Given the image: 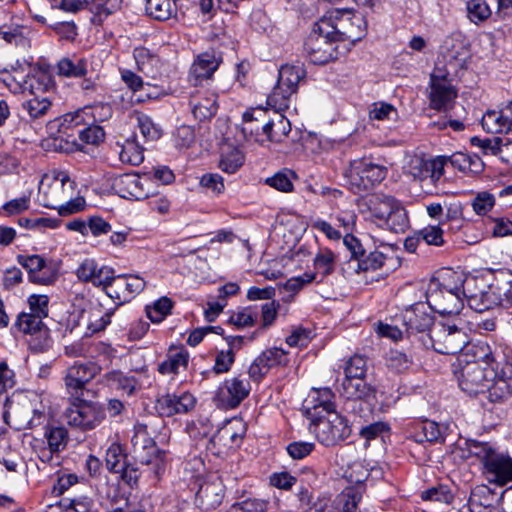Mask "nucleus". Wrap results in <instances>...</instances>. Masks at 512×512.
<instances>
[{
  "label": "nucleus",
  "mask_w": 512,
  "mask_h": 512,
  "mask_svg": "<svg viewBox=\"0 0 512 512\" xmlns=\"http://www.w3.org/2000/svg\"><path fill=\"white\" fill-rule=\"evenodd\" d=\"M462 272L446 268L433 277L427 286L426 300L429 307L441 315H457L464 307L460 297Z\"/></svg>",
  "instance_id": "f257e3e1"
},
{
  "label": "nucleus",
  "mask_w": 512,
  "mask_h": 512,
  "mask_svg": "<svg viewBox=\"0 0 512 512\" xmlns=\"http://www.w3.org/2000/svg\"><path fill=\"white\" fill-rule=\"evenodd\" d=\"M468 454L474 456L483 465L486 479L500 486L512 482V458L498 452L490 443L469 439L465 441Z\"/></svg>",
  "instance_id": "f03ea898"
},
{
  "label": "nucleus",
  "mask_w": 512,
  "mask_h": 512,
  "mask_svg": "<svg viewBox=\"0 0 512 512\" xmlns=\"http://www.w3.org/2000/svg\"><path fill=\"white\" fill-rule=\"evenodd\" d=\"M14 400L6 398L3 419L7 425L15 430L32 429L40 426L46 419V406L42 403L41 397L35 393L30 396H23L17 401L13 409V419L9 409Z\"/></svg>",
  "instance_id": "7ed1b4c3"
},
{
  "label": "nucleus",
  "mask_w": 512,
  "mask_h": 512,
  "mask_svg": "<svg viewBox=\"0 0 512 512\" xmlns=\"http://www.w3.org/2000/svg\"><path fill=\"white\" fill-rule=\"evenodd\" d=\"M419 342L439 354L453 355L463 351L468 344V334L454 324L436 322L428 334L419 336Z\"/></svg>",
  "instance_id": "20e7f679"
},
{
  "label": "nucleus",
  "mask_w": 512,
  "mask_h": 512,
  "mask_svg": "<svg viewBox=\"0 0 512 512\" xmlns=\"http://www.w3.org/2000/svg\"><path fill=\"white\" fill-rule=\"evenodd\" d=\"M301 65H282L278 73V82L267 97V105L276 111H285L289 107L290 97L296 93L299 82L305 77Z\"/></svg>",
  "instance_id": "39448f33"
},
{
  "label": "nucleus",
  "mask_w": 512,
  "mask_h": 512,
  "mask_svg": "<svg viewBox=\"0 0 512 512\" xmlns=\"http://www.w3.org/2000/svg\"><path fill=\"white\" fill-rule=\"evenodd\" d=\"M330 26L318 21L304 44L306 56L313 64L323 65L337 57V41L329 33Z\"/></svg>",
  "instance_id": "423d86ee"
},
{
  "label": "nucleus",
  "mask_w": 512,
  "mask_h": 512,
  "mask_svg": "<svg viewBox=\"0 0 512 512\" xmlns=\"http://www.w3.org/2000/svg\"><path fill=\"white\" fill-rule=\"evenodd\" d=\"M105 418V411L98 402L76 398L63 413L64 421L81 431L93 430Z\"/></svg>",
  "instance_id": "0eeeda50"
},
{
  "label": "nucleus",
  "mask_w": 512,
  "mask_h": 512,
  "mask_svg": "<svg viewBox=\"0 0 512 512\" xmlns=\"http://www.w3.org/2000/svg\"><path fill=\"white\" fill-rule=\"evenodd\" d=\"M310 430L325 446H334L347 439L351 434L347 419L336 411L315 417L310 425Z\"/></svg>",
  "instance_id": "6e6552de"
},
{
  "label": "nucleus",
  "mask_w": 512,
  "mask_h": 512,
  "mask_svg": "<svg viewBox=\"0 0 512 512\" xmlns=\"http://www.w3.org/2000/svg\"><path fill=\"white\" fill-rule=\"evenodd\" d=\"M482 298L474 297L472 305L475 311L483 312L495 306L512 307V273L510 271H499L494 275L492 283L487 285V295Z\"/></svg>",
  "instance_id": "1a4fd4ad"
},
{
  "label": "nucleus",
  "mask_w": 512,
  "mask_h": 512,
  "mask_svg": "<svg viewBox=\"0 0 512 512\" xmlns=\"http://www.w3.org/2000/svg\"><path fill=\"white\" fill-rule=\"evenodd\" d=\"M458 369L454 371L459 387L466 393L472 395L484 392L486 389L489 392L491 387V378L493 375L492 367L479 365L475 362H468L464 358H457Z\"/></svg>",
  "instance_id": "9d476101"
},
{
  "label": "nucleus",
  "mask_w": 512,
  "mask_h": 512,
  "mask_svg": "<svg viewBox=\"0 0 512 512\" xmlns=\"http://www.w3.org/2000/svg\"><path fill=\"white\" fill-rule=\"evenodd\" d=\"M387 173L388 169L384 165L375 164L367 159H356L350 162L345 176L352 187L363 191L381 183Z\"/></svg>",
  "instance_id": "9b49d317"
},
{
  "label": "nucleus",
  "mask_w": 512,
  "mask_h": 512,
  "mask_svg": "<svg viewBox=\"0 0 512 512\" xmlns=\"http://www.w3.org/2000/svg\"><path fill=\"white\" fill-rule=\"evenodd\" d=\"M376 387L367 383L365 378L343 379L340 393L347 399L345 409L362 417L364 403L376 398Z\"/></svg>",
  "instance_id": "f8f14e48"
},
{
  "label": "nucleus",
  "mask_w": 512,
  "mask_h": 512,
  "mask_svg": "<svg viewBox=\"0 0 512 512\" xmlns=\"http://www.w3.org/2000/svg\"><path fill=\"white\" fill-rule=\"evenodd\" d=\"M50 177L45 176L39 186V202L47 208L57 209L61 202L65 201L71 194L67 190V184L72 190V182L67 173L58 171L53 172V178L50 183Z\"/></svg>",
  "instance_id": "ddd939ff"
},
{
  "label": "nucleus",
  "mask_w": 512,
  "mask_h": 512,
  "mask_svg": "<svg viewBox=\"0 0 512 512\" xmlns=\"http://www.w3.org/2000/svg\"><path fill=\"white\" fill-rule=\"evenodd\" d=\"M146 282L137 275H117L112 271V278L104 288L106 294L120 304L133 299L137 294L144 290Z\"/></svg>",
  "instance_id": "4468645a"
},
{
  "label": "nucleus",
  "mask_w": 512,
  "mask_h": 512,
  "mask_svg": "<svg viewBox=\"0 0 512 512\" xmlns=\"http://www.w3.org/2000/svg\"><path fill=\"white\" fill-rule=\"evenodd\" d=\"M319 21H325L329 24V33L337 42L360 39V33L355 30V22H362V19L352 15L347 10H333L329 12V15H324Z\"/></svg>",
  "instance_id": "2eb2a0df"
},
{
  "label": "nucleus",
  "mask_w": 512,
  "mask_h": 512,
  "mask_svg": "<svg viewBox=\"0 0 512 512\" xmlns=\"http://www.w3.org/2000/svg\"><path fill=\"white\" fill-rule=\"evenodd\" d=\"M100 371L101 368L94 362L76 361L66 369L64 383L67 392L71 395H78Z\"/></svg>",
  "instance_id": "dca6fc26"
},
{
  "label": "nucleus",
  "mask_w": 512,
  "mask_h": 512,
  "mask_svg": "<svg viewBox=\"0 0 512 512\" xmlns=\"http://www.w3.org/2000/svg\"><path fill=\"white\" fill-rule=\"evenodd\" d=\"M131 443L134 458L139 463L149 465L155 462V465L159 467V451L155 441L149 436L146 425L134 426Z\"/></svg>",
  "instance_id": "f3484780"
},
{
  "label": "nucleus",
  "mask_w": 512,
  "mask_h": 512,
  "mask_svg": "<svg viewBox=\"0 0 512 512\" xmlns=\"http://www.w3.org/2000/svg\"><path fill=\"white\" fill-rule=\"evenodd\" d=\"M492 369L488 399L491 402H501L512 396V363L502 359Z\"/></svg>",
  "instance_id": "a211bd4d"
},
{
  "label": "nucleus",
  "mask_w": 512,
  "mask_h": 512,
  "mask_svg": "<svg viewBox=\"0 0 512 512\" xmlns=\"http://www.w3.org/2000/svg\"><path fill=\"white\" fill-rule=\"evenodd\" d=\"M17 260L27 270L32 283L50 285L57 279L56 270L39 255H19Z\"/></svg>",
  "instance_id": "6ab92c4d"
},
{
  "label": "nucleus",
  "mask_w": 512,
  "mask_h": 512,
  "mask_svg": "<svg viewBox=\"0 0 512 512\" xmlns=\"http://www.w3.org/2000/svg\"><path fill=\"white\" fill-rule=\"evenodd\" d=\"M443 159L439 156L433 159H424L420 156H414L410 159L407 172L414 179L421 182L428 181L435 185L443 176Z\"/></svg>",
  "instance_id": "aec40b11"
},
{
  "label": "nucleus",
  "mask_w": 512,
  "mask_h": 512,
  "mask_svg": "<svg viewBox=\"0 0 512 512\" xmlns=\"http://www.w3.org/2000/svg\"><path fill=\"white\" fill-rule=\"evenodd\" d=\"M16 325L25 334L39 336L40 341L38 343L31 342L32 349L44 352L50 347L49 331L40 316L31 312H22L18 315Z\"/></svg>",
  "instance_id": "412c9836"
},
{
  "label": "nucleus",
  "mask_w": 512,
  "mask_h": 512,
  "mask_svg": "<svg viewBox=\"0 0 512 512\" xmlns=\"http://www.w3.org/2000/svg\"><path fill=\"white\" fill-rule=\"evenodd\" d=\"M248 381L239 378L226 380L217 390L215 401L223 408H236L250 392Z\"/></svg>",
  "instance_id": "4be33fe9"
},
{
  "label": "nucleus",
  "mask_w": 512,
  "mask_h": 512,
  "mask_svg": "<svg viewBox=\"0 0 512 512\" xmlns=\"http://www.w3.org/2000/svg\"><path fill=\"white\" fill-rule=\"evenodd\" d=\"M222 59L214 51H206L199 54L192 63L188 81L193 86L201 85L203 81L212 77L218 69Z\"/></svg>",
  "instance_id": "5701e85b"
},
{
  "label": "nucleus",
  "mask_w": 512,
  "mask_h": 512,
  "mask_svg": "<svg viewBox=\"0 0 512 512\" xmlns=\"http://www.w3.org/2000/svg\"><path fill=\"white\" fill-rule=\"evenodd\" d=\"M403 323L410 336H414L419 342V336L428 334L429 330L436 322L433 317L427 313L422 303L415 304L407 308L403 313Z\"/></svg>",
  "instance_id": "b1692460"
},
{
  "label": "nucleus",
  "mask_w": 512,
  "mask_h": 512,
  "mask_svg": "<svg viewBox=\"0 0 512 512\" xmlns=\"http://www.w3.org/2000/svg\"><path fill=\"white\" fill-rule=\"evenodd\" d=\"M287 353L281 348H271L263 351L250 365L248 374L254 381H260L272 367L286 365Z\"/></svg>",
  "instance_id": "393cba45"
},
{
  "label": "nucleus",
  "mask_w": 512,
  "mask_h": 512,
  "mask_svg": "<svg viewBox=\"0 0 512 512\" xmlns=\"http://www.w3.org/2000/svg\"><path fill=\"white\" fill-rule=\"evenodd\" d=\"M225 486L219 478L204 482L196 493L195 504L203 511L219 506L224 498Z\"/></svg>",
  "instance_id": "a878e982"
},
{
  "label": "nucleus",
  "mask_w": 512,
  "mask_h": 512,
  "mask_svg": "<svg viewBox=\"0 0 512 512\" xmlns=\"http://www.w3.org/2000/svg\"><path fill=\"white\" fill-rule=\"evenodd\" d=\"M112 271V268L100 266L94 259L87 258L78 266L76 275L79 280L91 282L94 286L104 289L112 278Z\"/></svg>",
  "instance_id": "bb28decb"
},
{
  "label": "nucleus",
  "mask_w": 512,
  "mask_h": 512,
  "mask_svg": "<svg viewBox=\"0 0 512 512\" xmlns=\"http://www.w3.org/2000/svg\"><path fill=\"white\" fill-rule=\"evenodd\" d=\"M195 398L188 392L166 394L158 399L157 408L162 415L172 416L177 413H187L195 406Z\"/></svg>",
  "instance_id": "cd10ccee"
},
{
  "label": "nucleus",
  "mask_w": 512,
  "mask_h": 512,
  "mask_svg": "<svg viewBox=\"0 0 512 512\" xmlns=\"http://www.w3.org/2000/svg\"><path fill=\"white\" fill-rule=\"evenodd\" d=\"M217 94L205 91L197 92L190 97L189 105L193 116L199 121H206L213 118L218 111Z\"/></svg>",
  "instance_id": "c85d7f7f"
},
{
  "label": "nucleus",
  "mask_w": 512,
  "mask_h": 512,
  "mask_svg": "<svg viewBox=\"0 0 512 512\" xmlns=\"http://www.w3.org/2000/svg\"><path fill=\"white\" fill-rule=\"evenodd\" d=\"M116 193L125 199H144L148 193L144 191L140 177L136 174H123L116 177L112 184Z\"/></svg>",
  "instance_id": "c756f323"
},
{
  "label": "nucleus",
  "mask_w": 512,
  "mask_h": 512,
  "mask_svg": "<svg viewBox=\"0 0 512 512\" xmlns=\"http://www.w3.org/2000/svg\"><path fill=\"white\" fill-rule=\"evenodd\" d=\"M458 358H464L468 362H475L479 365L490 368L498 362L491 347L484 342L470 343L464 347Z\"/></svg>",
  "instance_id": "7c9ffc66"
},
{
  "label": "nucleus",
  "mask_w": 512,
  "mask_h": 512,
  "mask_svg": "<svg viewBox=\"0 0 512 512\" xmlns=\"http://www.w3.org/2000/svg\"><path fill=\"white\" fill-rule=\"evenodd\" d=\"M334 393L330 388H320L313 389L308 399L306 400V408L307 410H314L312 416L315 418L321 415V411L318 409H322L326 414L330 412H335V405L333 403Z\"/></svg>",
  "instance_id": "2f4dec72"
},
{
  "label": "nucleus",
  "mask_w": 512,
  "mask_h": 512,
  "mask_svg": "<svg viewBox=\"0 0 512 512\" xmlns=\"http://www.w3.org/2000/svg\"><path fill=\"white\" fill-rule=\"evenodd\" d=\"M499 498L487 486L475 488L468 501L471 512H491Z\"/></svg>",
  "instance_id": "473e14b6"
},
{
  "label": "nucleus",
  "mask_w": 512,
  "mask_h": 512,
  "mask_svg": "<svg viewBox=\"0 0 512 512\" xmlns=\"http://www.w3.org/2000/svg\"><path fill=\"white\" fill-rule=\"evenodd\" d=\"M398 203L393 196L382 193L373 194L366 201L371 215L380 221H384Z\"/></svg>",
  "instance_id": "72a5a7b5"
},
{
  "label": "nucleus",
  "mask_w": 512,
  "mask_h": 512,
  "mask_svg": "<svg viewBox=\"0 0 512 512\" xmlns=\"http://www.w3.org/2000/svg\"><path fill=\"white\" fill-rule=\"evenodd\" d=\"M430 89L431 107L436 110L447 109L457 97V91L451 82L434 83Z\"/></svg>",
  "instance_id": "f704fd0d"
},
{
  "label": "nucleus",
  "mask_w": 512,
  "mask_h": 512,
  "mask_svg": "<svg viewBox=\"0 0 512 512\" xmlns=\"http://www.w3.org/2000/svg\"><path fill=\"white\" fill-rule=\"evenodd\" d=\"M470 142L486 155H499L503 161L512 162V159L506 158V155L512 151V141L503 144L501 138L498 137L482 139L475 136L471 138Z\"/></svg>",
  "instance_id": "c9c22d12"
},
{
  "label": "nucleus",
  "mask_w": 512,
  "mask_h": 512,
  "mask_svg": "<svg viewBox=\"0 0 512 512\" xmlns=\"http://www.w3.org/2000/svg\"><path fill=\"white\" fill-rule=\"evenodd\" d=\"M277 116L274 120H268L261 126L262 132L267 136L269 141L282 142L291 131V124L287 118L281 113L273 109Z\"/></svg>",
  "instance_id": "e433bc0d"
},
{
  "label": "nucleus",
  "mask_w": 512,
  "mask_h": 512,
  "mask_svg": "<svg viewBox=\"0 0 512 512\" xmlns=\"http://www.w3.org/2000/svg\"><path fill=\"white\" fill-rule=\"evenodd\" d=\"M237 426L242 427L241 423L238 421L227 422L212 436L211 441L226 448L237 445L243 434V431H238Z\"/></svg>",
  "instance_id": "4c0bfd02"
},
{
  "label": "nucleus",
  "mask_w": 512,
  "mask_h": 512,
  "mask_svg": "<svg viewBox=\"0 0 512 512\" xmlns=\"http://www.w3.org/2000/svg\"><path fill=\"white\" fill-rule=\"evenodd\" d=\"M462 283L460 286V297L467 300L468 305L471 309L475 310V307L472 305V300L474 297L481 298L482 295H487V289L484 290L485 283L482 279H478L473 276H465L462 273ZM482 302L484 301V297H482Z\"/></svg>",
  "instance_id": "58836bf2"
},
{
  "label": "nucleus",
  "mask_w": 512,
  "mask_h": 512,
  "mask_svg": "<svg viewBox=\"0 0 512 512\" xmlns=\"http://www.w3.org/2000/svg\"><path fill=\"white\" fill-rule=\"evenodd\" d=\"M58 75L68 78H82L87 74V61L79 57H64L57 63Z\"/></svg>",
  "instance_id": "ea45409f"
},
{
  "label": "nucleus",
  "mask_w": 512,
  "mask_h": 512,
  "mask_svg": "<svg viewBox=\"0 0 512 512\" xmlns=\"http://www.w3.org/2000/svg\"><path fill=\"white\" fill-rule=\"evenodd\" d=\"M147 13L158 21H166L177 14L176 0H147Z\"/></svg>",
  "instance_id": "a19ab883"
},
{
  "label": "nucleus",
  "mask_w": 512,
  "mask_h": 512,
  "mask_svg": "<svg viewBox=\"0 0 512 512\" xmlns=\"http://www.w3.org/2000/svg\"><path fill=\"white\" fill-rule=\"evenodd\" d=\"M121 162L127 163L133 166L140 165L144 160V148L137 141L136 136H132L125 140L121 145V151L119 153Z\"/></svg>",
  "instance_id": "79ce46f5"
},
{
  "label": "nucleus",
  "mask_w": 512,
  "mask_h": 512,
  "mask_svg": "<svg viewBox=\"0 0 512 512\" xmlns=\"http://www.w3.org/2000/svg\"><path fill=\"white\" fill-rule=\"evenodd\" d=\"M25 84L30 89L31 95H40L54 88L53 77L44 70H37L28 76Z\"/></svg>",
  "instance_id": "37998d69"
},
{
  "label": "nucleus",
  "mask_w": 512,
  "mask_h": 512,
  "mask_svg": "<svg viewBox=\"0 0 512 512\" xmlns=\"http://www.w3.org/2000/svg\"><path fill=\"white\" fill-rule=\"evenodd\" d=\"M335 265V254L329 249H320L314 258L315 272L312 274H316V277L320 275L321 279L319 281L321 282L325 277L334 272Z\"/></svg>",
  "instance_id": "c03bdc74"
},
{
  "label": "nucleus",
  "mask_w": 512,
  "mask_h": 512,
  "mask_svg": "<svg viewBox=\"0 0 512 512\" xmlns=\"http://www.w3.org/2000/svg\"><path fill=\"white\" fill-rule=\"evenodd\" d=\"M113 310L104 311L101 306H95L88 311L87 328L91 333L102 331L111 321Z\"/></svg>",
  "instance_id": "a18cd8bd"
},
{
  "label": "nucleus",
  "mask_w": 512,
  "mask_h": 512,
  "mask_svg": "<svg viewBox=\"0 0 512 512\" xmlns=\"http://www.w3.org/2000/svg\"><path fill=\"white\" fill-rule=\"evenodd\" d=\"M447 427L440 426L435 421L426 420L420 424L419 433L416 434L417 442H440L444 440V431Z\"/></svg>",
  "instance_id": "49530a36"
},
{
  "label": "nucleus",
  "mask_w": 512,
  "mask_h": 512,
  "mask_svg": "<svg viewBox=\"0 0 512 512\" xmlns=\"http://www.w3.org/2000/svg\"><path fill=\"white\" fill-rule=\"evenodd\" d=\"M22 107L32 119H37L47 114L51 100L46 96L32 95V98L22 103Z\"/></svg>",
  "instance_id": "de8ad7c7"
},
{
  "label": "nucleus",
  "mask_w": 512,
  "mask_h": 512,
  "mask_svg": "<svg viewBox=\"0 0 512 512\" xmlns=\"http://www.w3.org/2000/svg\"><path fill=\"white\" fill-rule=\"evenodd\" d=\"M388 229L395 233L404 232L409 227L406 210L399 202L393 211L383 221Z\"/></svg>",
  "instance_id": "09e8293b"
},
{
  "label": "nucleus",
  "mask_w": 512,
  "mask_h": 512,
  "mask_svg": "<svg viewBox=\"0 0 512 512\" xmlns=\"http://www.w3.org/2000/svg\"><path fill=\"white\" fill-rule=\"evenodd\" d=\"M136 119L139 131L145 141H156L161 137L162 129L151 119V117L142 113H138Z\"/></svg>",
  "instance_id": "8fccbe9b"
},
{
  "label": "nucleus",
  "mask_w": 512,
  "mask_h": 512,
  "mask_svg": "<svg viewBox=\"0 0 512 512\" xmlns=\"http://www.w3.org/2000/svg\"><path fill=\"white\" fill-rule=\"evenodd\" d=\"M48 447L52 451H63L68 444V432L64 427L51 426L44 433Z\"/></svg>",
  "instance_id": "3c124183"
},
{
  "label": "nucleus",
  "mask_w": 512,
  "mask_h": 512,
  "mask_svg": "<svg viewBox=\"0 0 512 512\" xmlns=\"http://www.w3.org/2000/svg\"><path fill=\"white\" fill-rule=\"evenodd\" d=\"M244 163L243 153L236 148L222 154L219 167L222 171L232 174L235 173Z\"/></svg>",
  "instance_id": "603ef678"
},
{
  "label": "nucleus",
  "mask_w": 512,
  "mask_h": 512,
  "mask_svg": "<svg viewBox=\"0 0 512 512\" xmlns=\"http://www.w3.org/2000/svg\"><path fill=\"white\" fill-rule=\"evenodd\" d=\"M482 126L489 133H509L508 126L504 122L502 110L488 111L482 118Z\"/></svg>",
  "instance_id": "864d4df0"
},
{
  "label": "nucleus",
  "mask_w": 512,
  "mask_h": 512,
  "mask_svg": "<svg viewBox=\"0 0 512 512\" xmlns=\"http://www.w3.org/2000/svg\"><path fill=\"white\" fill-rule=\"evenodd\" d=\"M421 498L426 501L451 504L454 500V493L447 485L440 484L423 491Z\"/></svg>",
  "instance_id": "5fc2aeb1"
},
{
  "label": "nucleus",
  "mask_w": 512,
  "mask_h": 512,
  "mask_svg": "<svg viewBox=\"0 0 512 512\" xmlns=\"http://www.w3.org/2000/svg\"><path fill=\"white\" fill-rule=\"evenodd\" d=\"M107 381L122 390L128 395L133 394L138 384L137 380L132 376L124 375L122 372L113 371L106 375Z\"/></svg>",
  "instance_id": "6e6d98bb"
},
{
  "label": "nucleus",
  "mask_w": 512,
  "mask_h": 512,
  "mask_svg": "<svg viewBox=\"0 0 512 512\" xmlns=\"http://www.w3.org/2000/svg\"><path fill=\"white\" fill-rule=\"evenodd\" d=\"M172 307L173 302L170 298L161 297L152 307H147L146 313L152 322L159 323L170 314Z\"/></svg>",
  "instance_id": "4d7b16f0"
},
{
  "label": "nucleus",
  "mask_w": 512,
  "mask_h": 512,
  "mask_svg": "<svg viewBox=\"0 0 512 512\" xmlns=\"http://www.w3.org/2000/svg\"><path fill=\"white\" fill-rule=\"evenodd\" d=\"M345 378H365L367 372V360L364 356L355 354L345 365Z\"/></svg>",
  "instance_id": "13d9d810"
},
{
  "label": "nucleus",
  "mask_w": 512,
  "mask_h": 512,
  "mask_svg": "<svg viewBox=\"0 0 512 512\" xmlns=\"http://www.w3.org/2000/svg\"><path fill=\"white\" fill-rule=\"evenodd\" d=\"M412 356L400 350H390L386 357L387 366L396 372L406 371L412 364Z\"/></svg>",
  "instance_id": "bf43d9fd"
},
{
  "label": "nucleus",
  "mask_w": 512,
  "mask_h": 512,
  "mask_svg": "<svg viewBox=\"0 0 512 512\" xmlns=\"http://www.w3.org/2000/svg\"><path fill=\"white\" fill-rule=\"evenodd\" d=\"M106 467L113 473H120L125 466L122 449L119 445L112 444L106 451Z\"/></svg>",
  "instance_id": "052dcab7"
},
{
  "label": "nucleus",
  "mask_w": 512,
  "mask_h": 512,
  "mask_svg": "<svg viewBox=\"0 0 512 512\" xmlns=\"http://www.w3.org/2000/svg\"><path fill=\"white\" fill-rule=\"evenodd\" d=\"M295 174L289 170H283L277 172L274 176L269 177L265 180V183L278 191L291 192L293 190V183L291 178Z\"/></svg>",
  "instance_id": "680f3d73"
},
{
  "label": "nucleus",
  "mask_w": 512,
  "mask_h": 512,
  "mask_svg": "<svg viewBox=\"0 0 512 512\" xmlns=\"http://www.w3.org/2000/svg\"><path fill=\"white\" fill-rule=\"evenodd\" d=\"M467 12L469 19L474 23L482 22L491 15V10L484 0H470L467 3Z\"/></svg>",
  "instance_id": "e2e57ef3"
},
{
  "label": "nucleus",
  "mask_w": 512,
  "mask_h": 512,
  "mask_svg": "<svg viewBox=\"0 0 512 512\" xmlns=\"http://www.w3.org/2000/svg\"><path fill=\"white\" fill-rule=\"evenodd\" d=\"M386 257L382 252L373 251L368 255L364 253V257L359 258V262L357 263L356 270L357 271H368V270H377L381 268L384 264Z\"/></svg>",
  "instance_id": "0e129e2a"
},
{
  "label": "nucleus",
  "mask_w": 512,
  "mask_h": 512,
  "mask_svg": "<svg viewBox=\"0 0 512 512\" xmlns=\"http://www.w3.org/2000/svg\"><path fill=\"white\" fill-rule=\"evenodd\" d=\"M187 364L188 354L184 352H177L167 361L159 365V372L162 374H176L181 366L186 367Z\"/></svg>",
  "instance_id": "69168bd1"
},
{
  "label": "nucleus",
  "mask_w": 512,
  "mask_h": 512,
  "mask_svg": "<svg viewBox=\"0 0 512 512\" xmlns=\"http://www.w3.org/2000/svg\"><path fill=\"white\" fill-rule=\"evenodd\" d=\"M29 312L46 318L49 313V297L44 294H32L28 297Z\"/></svg>",
  "instance_id": "338daca9"
},
{
  "label": "nucleus",
  "mask_w": 512,
  "mask_h": 512,
  "mask_svg": "<svg viewBox=\"0 0 512 512\" xmlns=\"http://www.w3.org/2000/svg\"><path fill=\"white\" fill-rule=\"evenodd\" d=\"M78 135L80 140L87 144H98L105 138L103 128L98 125H88L79 130Z\"/></svg>",
  "instance_id": "774afa93"
}]
</instances>
